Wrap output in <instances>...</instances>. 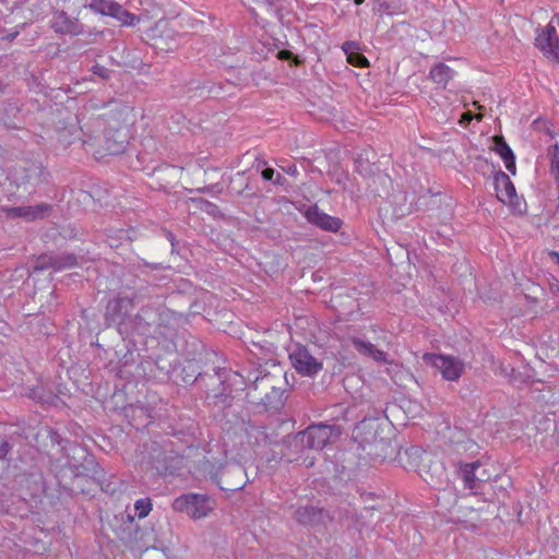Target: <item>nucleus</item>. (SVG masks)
I'll use <instances>...</instances> for the list:
<instances>
[{"label": "nucleus", "mask_w": 559, "mask_h": 559, "mask_svg": "<svg viewBox=\"0 0 559 559\" xmlns=\"http://www.w3.org/2000/svg\"><path fill=\"white\" fill-rule=\"evenodd\" d=\"M135 121V115L131 108H121L110 115L93 118V126L96 131L105 129V151L110 155H118L124 152L130 139L131 127Z\"/></svg>", "instance_id": "f257e3e1"}, {"label": "nucleus", "mask_w": 559, "mask_h": 559, "mask_svg": "<svg viewBox=\"0 0 559 559\" xmlns=\"http://www.w3.org/2000/svg\"><path fill=\"white\" fill-rule=\"evenodd\" d=\"M216 508V501L209 495L189 492L177 497L173 502L176 512L186 513L192 520L207 518Z\"/></svg>", "instance_id": "f03ea898"}, {"label": "nucleus", "mask_w": 559, "mask_h": 559, "mask_svg": "<svg viewBox=\"0 0 559 559\" xmlns=\"http://www.w3.org/2000/svg\"><path fill=\"white\" fill-rule=\"evenodd\" d=\"M250 394L267 409H278L284 405V391L274 385L270 376L257 378Z\"/></svg>", "instance_id": "7ed1b4c3"}, {"label": "nucleus", "mask_w": 559, "mask_h": 559, "mask_svg": "<svg viewBox=\"0 0 559 559\" xmlns=\"http://www.w3.org/2000/svg\"><path fill=\"white\" fill-rule=\"evenodd\" d=\"M338 431L333 426L329 425H313L308 427L305 431L299 433L295 438V442L304 445L309 450H322L329 442H331L333 436H336Z\"/></svg>", "instance_id": "20e7f679"}, {"label": "nucleus", "mask_w": 559, "mask_h": 559, "mask_svg": "<svg viewBox=\"0 0 559 559\" xmlns=\"http://www.w3.org/2000/svg\"><path fill=\"white\" fill-rule=\"evenodd\" d=\"M87 7L96 13L115 17L124 26H133L140 21L139 16L124 10L122 5L112 0H91L87 2Z\"/></svg>", "instance_id": "39448f33"}, {"label": "nucleus", "mask_w": 559, "mask_h": 559, "mask_svg": "<svg viewBox=\"0 0 559 559\" xmlns=\"http://www.w3.org/2000/svg\"><path fill=\"white\" fill-rule=\"evenodd\" d=\"M96 132V127L93 126V118L90 123L78 127L75 123H71L70 126H66L59 130L58 136L59 141L63 145H70L76 140L82 142V146L87 151L88 146H93L91 142L93 139V133ZM96 140L97 136L95 135Z\"/></svg>", "instance_id": "423d86ee"}, {"label": "nucleus", "mask_w": 559, "mask_h": 559, "mask_svg": "<svg viewBox=\"0 0 559 559\" xmlns=\"http://www.w3.org/2000/svg\"><path fill=\"white\" fill-rule=\"evenodd\" d=\"M424 360L435 366L448 381H456L463 372V364L451 356L425 354Z\"/></svg>", "instance_id": "0eeeda50"}, {"label": "nucleus", "mask_w": 559, "mask_h": 559, "mask_svg": "<svg viewBox=\"0 0 559 559\" xmlns=\"http://www.w3.org/2000/svg\"><path fill=\"white\" fill-rule=\"evenodd\" d=\"M289 358L295 370L306 377L316 376L323 368V364L313 357L305 347L296 348L289 355Z\"/></svg>", "instance_id": "6e6552de"}, {"label": "nucleus", "mask_w": 559, "mask_h": 559, "mask_svg": "<svg viewBox=\"0 0 559 559\" xmlns=\"http://www.w3.org/2000/svg\"><path fill=\"white\" fill-rule=\"evenodd\" d=\"M495 189L496 194L499 201L509 205L512 209H518L520 206L519 197L516 194V190L509 176L499 170L495 177Z\"/></svg>", "instance_id": "1a4fd4ad"}, {"label": "nucleus", "mask_w": 559, "mask_h": 559, "mask_svg": "<svg viewBox=\"0 0 559 559\" xmlns=\"http://www.w3.org/2000/svg\"><path fill=\"white\" fill-rule=\"evenodd\" d=\"M558 43L559 40L557 37L556 28L550 25H547L545 28H543L535 38V45L544 53V56L554 59H557L559 56Z\"/></svg>", "instance_id": "9d476101"}, {"label": "nucleus", "mask_w": 559, "mask_h": 559, "mask_svg": "<svg viewBox=\"0 0 559 559\" xmlns=\"http://www.w3.org/2000/svg\"><path fill=\"white\" fill-rule=\"evenodd\" d=\"M307 221L319 228L336 233L342 227V221L319 210L317 205L310 206L305 212Z\"/></svg>", "instance_id": "9b49d317"}, {"label": "nucleus", "mask_w": 559, "mask_h": 559, "mask_svg": "<svg viewBox=\"0 0 559 559\" xmlns=\"http://www.w3.org/2000/svg\"><path fill=\"white\" fill-rule=\"evenodd\" d=\"M76 265V257L74 254H62V255H49L43 254L38 257L35 269L45 270L53 269L55 271H61L64 269H71Z\"/></svg>", "instance_id": "f8f14e48"}, {"label": "nucleus", "mask_w": 559, "mask_h": 559, "mask_svg": "<svg viewBox=\"0 0 559 559\" xmlns=\"http://www.w3.org/2000/svg\"><path fill=\"white\" fill-rule=\"evenodd\" d=\"M124 539L126 545L132 550H147L151 547V544L154 542V533L153 530L148 528H140L135 526L133 533H130L128 537H122Z\"/></svg>", "instance_id": "ddd939ff"}, {"label": "nucleus", "mask_w": 559, "mask_h": 559, "mask_svg": "<svg viewBox=\"0 0 559 559\" xmlns=\"http://www.w3.org/2000/svg\"><path fill=\"white\" fill-rule=\"evenodd\" d=\"M51 27L60 34L79 35L82 32L79 21L61 10L55 12Z\"/></svg>", "instance_id": "4468645a"}, {"label": "nucleus", "mask_w": 559, "mask_h": 559, "mask_svg": "<svg viewBox=\"0 0 559 559\" xmlns=\"http://www.w3.org/2000/svg\"><path fill=\"white\" fill-rule=\"evenodd\" d=\"M50 205L43 203L35 206L7 207L3 211L10 217H22L27 221H33L36 218L45 217L50 211Z\"/></svg>", "instance_id": "2eb2a0df"}, {"label": "nucleus", "mask_w": 559, "mask_h": 559, "mask_svg": "<svg viewBox=\"0 0 559 559\" xmlns=\"http://www.w3.org/2000/svg\"><path fill=\"white\" fill-rule=\"evenodd\" d=\"M346 343L353 346L360 355L370 357L377 362H389L388 355L378 349L372 343L366 342L359 337H349Z\"/></svg>", "instance_id": "dca6fc26"}, {"label": "nucleus", "mask_w": 559, "mask_h": 559, "mask_svg": "<svg viewBox=\"0 0 559 559\" xmlns=\"http://www.w3.org/2000/svg\"><path fill=\"white\" fill-rule=\"evenodd\" d=\"M493 143H495L493 150L503 160L506 168L512 175H515V173H516L515 156H514L512 150L510 148V146L504 141V138L502 135H495Z\"/></svg>", "instance_id": "f3484780"}, {"label": "nucleus", "mask_w": 559, "mask_h": 559, "mask_svg": "<svg viewBox=\"0 0 559 559\" xmlns=\"http://www.w3.org/2000/svg\"><path fill=\"white\" fill-rule=\"evenodd\" d=\"M133 307V301L127 297H118L110 300L106 307V316L112 321H117L126 316Z\"/></svg>", "instance_id": "a211bd4d"}, {"label": "nucleus", "mask_w": 559, "mask_h": 559, "mask_svg": "<svg viewBox=\"0 0 559 559\" xmlns=\"http://www.w3.org/2000/svg\"><path fill=\"white\" fill-rule=\"evenodd\" d=\"M454 74L455 71L443 62L433 64L429 71L430 80L442 88L447 87Z\"/></svg>", "instance_id": "6ab92c4d"}, {"label": "nucleus", "mask_w": 559, "mask_h": 559, "mask_svg": "<svg viewBox=\"0 0 559 559\" xmlns=\"http://www.w3.org/2000/svg\"><path fill=\"white\" fill-rule=\"evenodd\" d=\"M322 510L306 506L300 507L295 512V519L300 524H314L317 521H319L322 518Z\"/></svg>", "instance_id": "aec40b11"}, {"label": "nucleus", "mask_w": 559, "mask_h": 559, "mask_svg": "<svg viewBox=\"0 0 559 559\" xmlns=\"http://www.w3.org/2000/svg\"><path fill=\"white\" fill-rule=\"evenodd\" d=\"M424 473L423 477L425 481L432 486H438L442 484V478L445 475V468L442 463L433 462Z\"/></svg>", "instance_id": "412c9836"}, {"label": "nucleus", "mask_w": 559, "mask_h": 559, "mask_svg": "<svg viewBox=\"0 0 559 559\" xmlns=\"http://www.w3.org/2000/svg\"><path fill=\"white\" fill-rule=\"evenodd\" d=\"M87 8V0H63L61 11L80 21L81 13Z\"/></svg>", "instance_id": "4be33fe9"}, {"label": "nucleus", "mask_w": 559, "mask_h": 559, "mask_svg": "<svg viewBox=\"0 0 559 559\" xmlns=\"http://www.w3.org/2000/svg\"><path fill=\"white\" fill-rule=\"evenodd\" d=\"M478 467H479V463L474 462L471 464H465L464 467L462 468L463 480H464L466 487H468L471 489H473L475 487V481H476L475 471Z\"/></svg>", "instance_id": "5701e85b"}, {"label": "nucleus", "mask_w": 559, "mask_h": 559, "mask_svg": "<svg viewBox=\"0 0 559 559\" xmlns=\"http://www.w3.org/2000/svg\"><path fill=\"white\" fill-rule=\"evenodd\" d=\"M135 515L143 519L152 511V502L150 498H142L134 503Z\"/></svg>", "instance_id": "b1692460"}, {"label": "nucleus", "mask_w": 559, "mask_h": 559, "mask_svg": "<svg viewBox=\"0 0 559 559\" xmlns=\"http://www.w3.org/2000/svg\"><path fill=\"white\" fill-rule=\"evenodd\" d=\"M547 156L549 158V171L554 173L559 169V144L550 145L547 150Z\"/></svg>", "instance_id": "393cba45"}, {"label": "nucleus", "mask_w": 559, "mask_h": 559, "mask_svg": "<svg viewBox=\"0 0 559 559\" xmlns=\"http://www.w3.org/2000/svg\"><path fill=\"white\" fill-rule=\"evenodd\" d=\"M350 64L359 68H366L369 66L368 59L361 53H350L347 57Z\"/></svg>", "instance_id": "a878e982"}, {"label": "nucleus", "mask_w": 559, "mask_h": 559, "mask_svg": "<svg viewBox=\"0 0 559 559\" xmlns=\"http://www.w3.org/2000/svg\"><path fill=\"white\" fill-rule=\"evenodd\" d=\"M473 118H476L477 120H481L483 119V115L481 114H477V115H473L471 111H466L462 115V118H461V123H464V122H471L473 120Z\"/></svg>", "instance_id": "bb28decb"}, {"label": "nucleus", "mask_w": 559, "mask_h": 559, "mask_svg": "<svg viewBox=\"0 0 559 559\" xmlns=\"http://www.w3.org/2000/svg\"><path fill=\"white\" fill-rule=\"evenodd\" d=\"M93 72H94V74H96L100 78H108V69H106L103 66H98V64L94 66Z\"/></svg>", "instance_id": "cd10ccee"}, {"label": "nucleus", "mask_w": 559, "mask_h": 559, "mask_svg": "<svg viewBox=\"0 0 559 559\" xmlns=\"http://www.w3.org/2000/svg\"><path fill=\"white\" fill-rule=\"evenodd\" d=\"M9 443L4 440H0V460L4 459L9 453Z\"/></svg>", "instance_id": "c85d7f7f"}, {"label": "nucleus", "mask_w": 559, "mask_h": 559, "mask_svg": "<svg viewBox=\"0 0 559 559\" xmlns=\"http://www.w3.org/2000/svg\"><path fill=\"white\" fill-rule=\"evenodd\" d=\"M274 174H275V171H274V169H273V168H265V169H263V170H262V174H261V175H262V178H263L264 180L270 181V180H272V179H273Z\"/></svg>", "instance_id": "c756f323"}, {"label": "nucleus", "mask_w": 559, "mask_h": 559, "mask_svg": "<svg viewBox=\"0 0 559 559\" xmlns=\"http://www.w3.org/2000/svg\"><path fill=\"white\" fill-rule=\"evenodd\" d=\"M217 484H218V486L221 487V489H222V490H230V491H233V490H236V489H238V488H240V487H241V485H240V484H238V485H236V486H225V485H224L223 483H221V481H218Z\"/></svg>", "instance_id": "7c9ffc66"}, {"label": "nucleus", "mask_w": 559, "mask_h": 559, "mask_svg": "<svg viewBox=\"0 0 559 559\" xmlns=\"http://www.w3.org/2000/svg\"><path fill=\"white\" fill-rule=\"evenodd\" d=\"M288 175H292V176H297L298 175V169L295 165H292V166H288L287 168L284 169Z\"/></svg>", "instance_id": "2f4dec72"}, {"label": "nucleus", "mask_w": 559, "mask_h": 559, "mask_svg": "<svg viewBox=\"0 0 559 559\" xmlns=\"http://www.w3.org/2000/svg\"><path fill=\"white\" fill-rule=\"evenodd\" d=\"M175 461H176V467L175 468H181L182 465H183V456L182 455H176L175 457Z\"/></svg>", "instance_id": "473e14b6"}, {"label": "nucleus", "mask_w": 559, "mask_h": 559, "mask_svg": "<svg viewBox=\"0 0 559 559\" xmlns=\"http://www.w3.org/2000/svg\"><path fill=\"white\" fill-rule=\"evenodd\" d=\"M302 464L306 465L307 467H310L314 464V459L307 456L304 459Z\"/></svg>", "instance_id": "72a5a7b5"}, {"label": "nucleus", "mask_w": 559, "mask_h": 559, "mask_svg": "<svg viewBox=\"0 0 559 559\" xmlns=\"http://www.w3.org/2000/svg\"><path fill=\"white\" fill-rule=\"evenodd\" d=\"M165 26H166V23L163 22V21H159V22L156 23L155 28L153 29V32L158 31L160 28H164Z\"/></svg>", "instance_id": "f704fd0d"}, {"label": "nucleus", "mask_w": 559, "mask_h": 559, "mask_svg": "<svg viewBox=\"0 0 559 559\" xmlns=\"http://www.w3.org/2000/svg\"><path fill=\"white\" fill-rule=\"evenodd\" d=\"M549 255L559 264V252L551 251Z\"/></svg>", "instance_id": "c9c22d12"}, {"label": "nucleus", "mask_w": 559, "mask_h": 559, "mask_svg": "<svg viewBox=\"0 0 559 559\" xmlns=\"http://www.w3.org/2000/svg\"><path fill=\"white\" fill-rule=\"evenodd\" d=\"M555 179V181L557 182L558 185V188H559V169H557L556 171L554 173H550Z\"/></svg>", "instance_id": "e433bc0d"}, {"label": "nucleus", "mask_w": 559, "mask_h": 559, "mask_svg": "<svg viewBox=\"0 0 559 559\" xmlns=\"http://www.w3.org/2000/svg\"><path fill=\"white\" fill-rule=\"evenodd\" d=\"M355 4L360 5L365 2V0H354Z\"/></svg>", "instance_id": "4c0bfd02"}, {"label": "nucleus", "mask_w": 559, "mask_h": 559, "mask_svg": "<svg viewBox=\"0 0 559 559\" xmlns=\"http://www.w3.org/2000/svg\"><path fill=\"white\" fill-rule=\"evenodd\" d=\"M473 105L477 108V109H481L483 107L478 104V102H474Z\"/></svg>", "instance_id": "58836bf2"}, {"label": "nucleus", "mask_w": 559, "mask_h": 559, "mask_svg": "<svg viewBox=\"0 0 559 559\" xmlns=\"http://www.w3.org/2000/svg\"><path fill=\"white\" fill-rule=\"evenodd\" d=\"M128 519H129L130 523L132 524L133 523V516L132 515H128Z\"/></svg>", "instance_id": "ea45409f"}, {"label": "nucleus", "mask_w": 559, "mask_h": 559, "mask_svg": "<svg viewBox=\"0 0 559 559\" xmlns=\"http://www.w3.org/2000/svg\"><path fill=\"white\" fill-rule=\"evenodd\" d=\"M285 53H288V51H285V50H281V51H280V55H281V56H284Z\"/></svg>", "instance_id": "a19ab883"}, {"label": "nucleus", "mask_w": 559, "mask_h": 559, "mask_svg": "<svg viewBox=\"0 0 559 559\" xmlns=\"http://www.w3.org/2000/svg\"><path fill=\"white\" fill-rule=\"evenodd\" d=\"M230 472H231V471H230V468H226V469L224 471V475H225V474H229Z\"/></svg>", "instance_id": "79ce46f5"}]
</instances>
